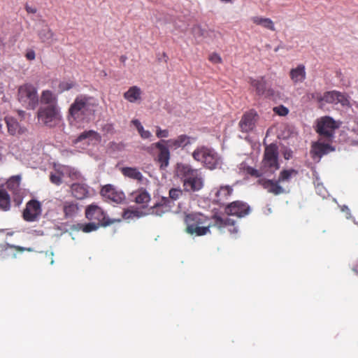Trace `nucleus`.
Returning a JSON list of instances; mask_svg holds the SVG:
<instances>
[{"label": "nucleus", "instance_id": "obj_1", "mask_svg": "<svg viewBox=\"0 0 358 358\" xmlns=\"http://www.w3.org/2000/svg\"><path fill=\"white\" fill-rule=\"evenodd\" d=\"M97 106L98 102L94 97L79 94L69 108V116L74 121H83L94 114Z\"/></svg>", "mask_w": 358, "mask_h": 358}, {"label": "nucleus", "instance_id": "obj_2", "mask_svg": "<svg viewBox=\"0 0 358 358\" xmlns=\"http://www.w3.org/2000/svg\"><path fill=\"white\" fill-rule=\"evenodd\" d=\"M185 231L188 234L201 236L210 233V227H213L209 218L200 213L185 214L184 217Z\"/></svg>", "mask_w": 358, "mask_h": 358}, {"label": "nucleus", "instance_id": "obj_3", "mask_svg": "<svg viewBox=\"0 0 358 358\" xmlns=\"http://www.w3.org/2000/svg\"><path fill=\"white\" fill-rule=\"evenodd\" d=\"M178 173L182 178L184 190L197 192L203 187V180L196 169L189 164H178Z\"/></svg>", "mask_w": 358, "mask_h": 358}, {"label": "nucleus", "instance_id": "obj_4", "mask_svg": "<svg viewBox=\"0 0 358 358\" xmlns=\"http://www.w3.org/2000/svg\"><path fill=\"white\" fill-rule=\"evenodd\" d=\"M17 99L25 108L34 110L38 103L37 89L30 83L19 86Z\"/></svg>", "mask_w": 358, "mask_h": 358}, {"label": "nucleus", "instance_id": "obj_5", "mask_svg": "<svg viewBox=\"0 0 358 358\" xmlns=\"http://www.w3.org/2000/svg\"><path fill=\"white\" fill-rule=\"evenodd\" d=\"M278 155V148L275 144L271 143L265 148L261 162V170L265 174H273L280 169Z\"/></svg>", "mask_w": 358, "mask_h": 358}, {"label": "nucleus", "instance_id": "obj_6", "mask_svg": "<svg viewBox=\"0 0 358 358\" xmlns=\"http://www.w3.org/2000/svg\"><path fill=\"white\" fill-rule=\"evenodd\" d=\"M192 157L210 169H215L220 163L217 154L214 150L206 146L196 148L192 152Z\"/></svg>", "mask_w": 358, "mask_h": 358}, {"label": "nucleus", "instance_id": "obj_7", "mask_svg": "<svg viewBox=\"0 0 358 358\" xmlns=\"http://www.w3.org/2000/svg\"><path fill=\"white\" fill-rule=\"evenodd\" d=\"M85 217L90 221L97 223L101 227H107L120 222V219H110L106 212L96 203H92L86 207Z\"/></svg>", "mask_w": 358, "mask_h": 358}, {"label": "nucleus", "instance_id": "obj_8", "mask_svg": "<svg viewBox=\"0 0 358 358\" xmlns=\"http://www.w3.org/2000/svg\"><path fill=\"white\" fill-rule=\"evenodd\" d=\"M38 120L48 127H54L61 122V115L56 105L41 107L38 111Z\"/></svg>", "mask_w": 358, "mask_h": 358}, {"label": "nucleus", "instance_id": "obj_9", "mask_svg": "<svg viewBox=\"0 0 358 358\" xmlns=\"http://www.w3.org/2000/svg\"><path fill=\"white\" fill-rule=\"evenodd\" d=\"M100 194L107 201L116 204L123 203L126 199L125 194L122 191L110 184L103 186Z\"/></svg>", "mask_w": 358, "mask_h": 358}, {"label": "nucleus", "instance_id": "obj_10", "mask_svg": "<svg viewBox=\"0 0 358 358\" xmlns=\"http://www.w3.org/2000/svg\"><path fill=\"white\" fill-rule=\"evenodd\" d=\"M41 213V203L36 199H31L26 203L22 212V217L26 222H35L38 220Z\"/></svg>", "mask_w": 358, "mask_h": 358}, {"label": "nucleus", "instance_id": "obj_11", "mask_svg": "<svg viewBox=\"0 0 358 358\" xmlns=\"http://www.w3.org/2000/svg\"><path fill=\"white\" fill-rule=\"evenodd\" d=\"M336 128H338V125L336 121L333 118L326 116L318 121L316 131L320 136L331 138Z\"/></svg>", "mask_w": 358, "mask_h": 358}, {"label": "nucleus", "instance_id": "obj_12", "mask_svg": "<svg viewBox=\"0 0 358 358\" xmlns=\"http://www.w3.org/2000/svg\"><path fill=\"white\" fill-rule=\"evenodd\" d=\"M248 83L255 89L258 96L271 97L274 95V90L267 87L264 76H260L257 78H249Z\"/></svg>", "mask_w": 358, "mask_h": 358}, {"label": "nucleus", "instance_id": "obj_13", "mask_svg": "<svg viewBox=\"0 0 358 358\" xmlns=\"http://www.w3.org/2000/svg\"><path fill=\"white\" fill-rule=\"evenodd\" d=\"M224 212L228 215L243 217L250 213V208L248 203L245 202L235 201L227 205L224 208Z\"/></svg>", "mask_w": 358, "mask_h": 358}, {"label": "nucleus", "instance_id": "obj_14", "mask_svg": "<svg viewBox=\"0 0 358 358\" xmlns=\"http://www.w3.org/2000/svg\"><path fill=\"white\" fill-rule=\"evenodd\" d=\"M213 227H217L220 231L224 232L227 230L230 234H236L238 227L236 221L229 217H222L218 215L213 217Z\"/></svg>", "mask_w": 358, "mask_h": 358}, {"label": "nucleus", "instance_id": "obj_15", "mask_svg": "<svg viewBox=\"0 0 358 358\" xmlns=\"http://www.w3.org/2000/svg\"><path fill=\"white\" fill-rule=\"evenodd\" d=\"M21 176L20 175L11 176L6 182V187L14 195L13 200L17 206L22 201V192L20 188Z\"/></svg>", "mask_w": 358, "mask_h": 358}, {"label": "nucleus", "instance_id": "obj_16", "mask_svg": "<svg viewBox=\"0 0 358 358\" xmlns=\"http://www.w3.org/2000/svg\"><path fill=\"white\" fill-rule=\"evenodd\" d=\"M257 120V113L251 110L243 114L239 122V127L242 132L248 133L254 129Z\"/></svg>", "mask_w": 358, "mask_h": 358}, {"label": "nucleus", "instance_id": "obj_17", "mask_svg": "<svg viewBox=\"0 0 358 358\" xmlns=\"http://www.w3.org/2000/svg\"><path fill=\"white\" fill-rule=\"evenodd\" d=\"M324 101L323 102L328 103H341L343 106H348L350 105V101L348 99V96L338 91H330L326 92L323 94Z\"/></svg>", "mask_w": 358, "mask_h": 358}, {"label": "nucleus", "instance_id": "obj_18", "mask_svg": "<svg viewBox=\"0 0 358 358\" xmlns=\"http://www.w3.org/2000/svg\"><path fill=\"white\" fill-rule=\"evenodd\" d=\"M257 183L273 195L277 196L285 193V189L280 185L278 180H273L263 178L258 179Z\"/></svg>", "mask_w": 358, "mask_h": 358}, {"label": "nucleus", "instance_id": "obj_19", "mask_svg": "<svg viewBox=\"0 0 358 358\" xmlns=\"http://www.w3.org/2000/svg\"><path fill=\"white\" fill-rule=\"evenodd\" d=\"M15 251L20 252L24 251L32 252L33 249L9 244L6 245H0V259L3 260L8 257L15 258L16 253Z\"/></svg>", "mask_w": 358, "mask_h": 358}, {"label": "nucleus", "instance_id": "obj_20", "mask_svg": "<svg viewBox=\"0 0 358 358\" xmlns=\"http://www.w3.org/2000/svg\"><path fill=\"white\" fill-rule=\"evenodd\" d=\"M173 205V202L169 198L165 196L159 197L152 207V213L161 216L164 213L170 211Z\"/></svg>", "mask_w": 358, "mask_h": 358}, {"label": "nucleus", "instance_id": "obj_21", "mask_svg": "<svg viewBox=\"0 0 358 358\" xmlns=\"http://www.w3.org/2000/svg\"><path fill=\"white\" fill-rule=\"evenodd\" d=\"M155 146L159 150L157 159L158 162L160 163L161 168L166 167L169 165V161L170 159L169 148L163 142V141L156 143Z\"/></svg>", "mask_w": 358, "mask_h": 358}, {"label": "nucleus", "instance_id": "obj_22", "mask_svg": "<svg viewBox=\"0 0 358 358\" xmlns=\"http://www.w3.org/2000/svg\"><path fill=\"white\" fill-rule=\"evenodd\" d=\"M163 142L172 150H177L180 148H184L191 143V137L185 134H181L176 138H171L167 141L162 140Z\"/></svg>", "mask_w": 358, "mask_h": 358}, {"label": "nucleus", "instance_id": "obj_23", "mask_svg": "<svg viewBox=\"0 0 358 358\" xmlns=\"http://www.w3.org/2000/svg\"><path fill=\"white\" fill-rule=\"evenodd\" d=\"M73 196L77 199H84L89 196V187L85 183L75 182L71 186Z\"/></svg>", "mask_w": 358, "mask_h": 358}, {"label": "nucleus", "instance_id": "obj_24", "mask_svg": "<svg viewBox=\"0 0 358 358\" xmlns=\"http://www.w3.org/2000/svg\"><path fill=\"white\" fill-rule=\"evenodd\" d=\"M62 209L66 219L75 217L80 211L79 205L73 201H66L62 204Z\"/></svg>", "mask_w": 358, "mask_h": 358}, {"label": "nucleus", "instance_id": "obj_25", "mask_svg": "<svg viewBox=\"0 0 358 358\" xmlns=\"http://www.w3.org/2000/svg\"><path fill=\"white\" fill-rule=\"evenodd\" d=\"M289 77L294 84L303 83L306 78V68L303 64H299L289 71Z\"/></svg>", "mask_w": 358, "mask_h": 358}, {"label": "nucleus", "instance_id": "obj_26", "mask_svg": "<svg viewBox=\"0 0 358 358\" xmlns=\"http://www.w3.org/2000/svg\"><path fill=\"white\" fill-rule=\"evenodd\" d=\"M334 150L335 149L329 144L316 143L313 145L311 153L313 154V157H317L320 159L323 155Z\"/></svg>", "mask_w": 358, "mask_h": 358}, {"label": "nucleus", "instance_id": "obj_27", "mask_svg": "<svg viewBox=\"0 0 358 358\" xmlns=\"http://www.w3.org/2000/svg\"><path fill=\"white\" fill-rule=\"evenodd\" d=\"M5 121L7 124L8 132L12 136L22 134L27 131V129L20 127L18 122L13 117H6Z\"/></svg>", "mask_w": 358, "mask_h": 358}, {"label": "nucleus", "instance_id": "obj_28", "mask_svg": "<svg viewBox=\"0 0 358 358\" xmlns=\"http://www.w3.org/2000/svg\"><path fill=\"white\" fill-rule=\"evenodd\" d=\"M142 91L138 86L130 87L123 94L124 98L130 103H136L141 100Z\"/></svg>", "mask_w": 358, "mask_h": 358}, {"label": "nucleus", "instance_id": "obj_29", "mask_svg": "<svg viewBox=\"0 0 358 358\" xmlns=\"http://www.w3.org/2000/svg\"><path fill=\"white\" fill-rule=\"evenodd\" d=\"M120 171L124 177L135 180L140 182L143 180L144 177L143 174L136 167H122L120 169Z\"/></svg>", "mask_w": 358, "mask_h": 358}, {"label": "nucleus", "instance_id": "obj_30", "mask_svg": "<svg viewBox=\"0 0 358 358\" xmlns=\"http://www.w3.org/2000/svg\"><path fill=\"white\" fill-rule=\"evenodd\" d=\"M38 36L41 42L50 45L57 41L55 33L48 25L38 31Z\"/></svg>", "mask_w": 358, "mask_h": 358}, {"label": "nucleus", "instance_id": "obj_31", "mask_svg": "<svg viewBox=\"0 0 358 358\" xmlns=\"http://www.w3.org/2000/svg\"><path fill=\"white\" fill-rule=\"evenodd\" d=\"M233 193V188L229 185L220 187L215 193V201L217 203H221L222 201L228 199Z\"/></svg>", "mask_w": 358, "mask_h": 358}, {"label": "nucleus", "instance_id": "obj_32", "mask_svg": "<svg viewBox=\"0 0 358 358\" xmlns=\"http://www.w3.org/2000/svg\"><path fill=\"white\" fill-rule=\"evenodd\" d=\"M10 196L8 192L0 187V210L8 211L10 208Z\"/></svg>", "mask_w": 358, "mask_h": 358}, {"label": "nucleus", "instance_id": "obj_33", "mask_svg": "<svg viewBox=\"0 0 358 358\" xmlns=\"http://www.w3.org/2000/svg\"><path fill=\"white\" fill-rule=\"evenodd\" d=\"M87 138L99 142L101 141V136L94 130L85 131L77 137L76 142H81Z\"/></svg>", "mask_w": 358, "mask_h": 358}, {"label": "nucleus", "instance_id": "obj_34", "mask_svg": "<svg viewBox=\"0 0 358 358\" xmlns=\"http://www.w3.org/2000/svg\"><path fill=\"white\" fill-rule=\"evenodd\" d=\"M57 96L50 90H43L41 96V101L42 103L49 105H55L57 103Z\"/></svg>", "mask_w": 358, "mask_h": 358}, {"label": "nucleus", "instance_id": "obj_35", "mask_svg": "<svg viewBox=\"0 0 358 358\" xmlns=\"http://www.w3.org/2000/svg\"><path fill=\"white\" fill-rule=\"evenodd\" d=\"M252 21L257 25H262L268 29L275 31L273 22L270 18L254 17L252 18Z\"/></svg>", "mask_w": 358, "mask_h": 358}, {"label": "nucleus", "instance_id": "obj_36", "mask_svg": "<svg viewBox=\"0 0 358 358\" xmlns=\"http://www.w3.org/2000/svg\"><path fill=\"white\" fill-rule=\"evenodd\" d=\"M297 174L298 171L294 169H284L280 171L278 180L280 183L289 182L292 176H296Z\"/></svg>", "mask_w": 358, "mask_h": 358}, {"label": "nucleus", "instance_id": "obj_37", "mask_svg": "<svg viewBox=\"0 0 358 358\" xmlns=\"http://www.w3.org/2000/svg\"><path fill=\"white\" fill-rule=\"evenodd\" d=\"M134 200L136 203L144 206L150 201V196L145 190L141 189L137 192Z\"/></svg>", "mask_w": 358, "mask_h": 358}, {"label": "nucleus", "instance_id": "obj_38", "mask_svg": "<svg viewBox=\"0 0 358 358\" xmlns=\"http://www.w3.org/2000/svg\"><path fill=\"white\" fill-rule=\"evenodd\" d=\"M99 227L100 225L97 223L90 221V222L85 224H78L76 228L78 229L82 230L85 233H90L97 230Z\"/></svg>", "mask_w": 358, "mask_h": 358}, {"label": "nucleus", "instance_id": "obj_39", "mask_svg": "<svg viewBox=\"0 0 358 358\" xmlns=\"http://www.w3.org/2000/svg\"><path fill=\"white\" fill-rule=\"evenodd\" d=\"M323 94L320 92L315 91L313 92H308L306 94V98L308 101H316L318 103H323Z\"/></svg>", "mask_w": 358, "mask_h": 358}, {"label": "nucleus", "instance_id": "obj_40", "mask_svg": "<svg viewBox=\"0 0 358 358\" xmlns=\"http://www.w3.org/2000/svg\"><path fill=\"white\" fill-rule=\"evenodd\" d=\"M243 171L248 175L252 176V177H255V178H258L259 179V178H262V176L265 174L264 172H263L261 169L259 170H257L252 166H245L243 168Z\"/></svg>", "mask_w": 358, "mask_h": 358}, {"label": "nucleus", "instance_id": "obj_41", "mask_svg": "<svg viewBox=\"0 0 358 358\" xmlns=\"http://www.w3.org/2000/svg\"><path fill=\"white\" fill-rule=\"evenodd\" d=\"M76 83L73 80H64L59 83V90L60 92L68 91L76 86Z\"/></svg>", "mask_w": 358, "mask_h": 358}, {"label": "nucleus", "instance_id": "obj_42", "mask_svg": "<svg viewBox=\"0 0 358 358\" xmlns=\"http://www.w3.org/2000/svg\"><path fill=\"white\" fill-rule=\"evenodd\" d=\"M169 199L171 201L178 200L182 194V192L179 188H172L169 190Z\"/></svg>", "mask_w": 358, "mask_h": 358}, {"label": "nucleus", "instance_id": "obj_43", "mask_svg": "<svg viewBox=\"0 0 358 358\" xmlns=\"http://www.w3.org/2000/svg\"><path fill=\"white\" fill-rule=\"evenodd\" d=\"M273 111L275 112V113L280 116H285L289 113L288 108L282 105L274 107Z\"/></svg>", "mask_w": 358, "mask_h": 358}, {"label": "nucleus", "instance_id": "obj_44", "mask_svg": "<svg viewBox=\"0 0 358 358\" xmlns=\"http://www.w3.org/2000/svg\"><path fill=\"white\" fill-rule=\"evenodd\" d=\"M208 59L213 64H220L222 62L221 57L215 52L210 55Z\"/></svg>", "mask_w": 358, "mask_h": 358}, {"label": "nucleus", "instance_id": "obj_45", "mask_svg": "<svg viewBox=\"0 0 358 358\" xmlns=\"http://www.w3.org/2000/svg\"><path fill=\"white\" fill-rule=\"evenodd\" d=\"M156 136L158 138H167L169 136V132L167 129H161L160 127H157Z\"/></svg>", "mask_w": 358, "mask_h": 358}, {"label": "nucleus", "instance_id": "obj_46", "mask_svg": "<svg viewBox=\"0 0 358 358\" xmlns=\"http://www.w3.org/2000/svg\"><path fill=\"white\" fill-rule=\"evenodd\" d=\"M50 181L57 185H59L62 183V177L59 174H51L50 176Z\"/></svg>", "mask_w": 358, "mask_h": 358}, {"label": "nucleus", "instance_id": "obj_47", "mask_svg": "<svg viewBox=\"0 0 358 358\" xmlns=\"http://www.w3.org/2000/svg\"><path fill=\"white\" fill-rule=\"evenodd\" d=\"M138 131L141 138L145 139L149 138L152 136L151 133L148 130H145L143 126L141 127V128H138Z\"/></svg>", "mask_w": 358, "mask_h": 358}, {"label": "nucleus", "instance_id": "obj_48", "mask_svg": "<svg viewBox=\"0 0 358 358\" xmlns=\"http://www.w3.org/2000/svg\"><path fill=\"white\" fill-rule=\"evenodd\" d=\"M25 57L28 60H34L36 57L35 52L32 50H29L26 53Z\"/></svg>", "mask_w": 358, "mask_h": 358}, {"label": "nucleus", "instance_id": "obj_49", "mask_svg": "<svg viewBox=\"0 0 358 358\" xmlns=\"http://www.w3.org/2000/svg\"><path fill=\"white\" fill-rule=\"evenodd\" d=\"M25 10L28 13H36L37 12V9L35 7H32L29 6L28 4L25 5Z\"/></svg>", "mask_w": 358, "mask_h": 358}, {"label": "nucleus", "instance_id": "obj_50", "mask_svg": "<svg viewBox=\"0 0 358 358\" xmlns=\"http://www.w3.org/2000/svg\"><path fill=\"white\" fill-rule=\"evenodd\" d=\"M192 30H193V31H194V32H195V31H198V34H199V35H202V34H203V33H202V31H202V29L201 28V27H200L199 25H196V26H194V27L192 28Z\"/></svg>", "mask_w": 358, "mask_h": 358}, {"label": "nucleus", "instance_id": "obj_51", "mask_svg": "<svg viewBox=\"0 0 358 358\" xmlns=\"http://www.w3.org/2000/svg\"><path fill=\"white\" fill-rule=\"evenodd\" d=\"M131 122L136 127L137 130L138 129V128H141V127H142V124L138 120H133Z\"/></svg>", "mask_w": 358, "mask_h": 358}, {"label": "nucleus", "instance_id": "obj_52", "mask_svg": "<svg viewBox=\"0 0 358 358\" xmlns=\"http://www.w3.org/2000/svg\"><path fill=\"white\" fill-rule=\"evenodd\" d=\"M131 214H132L131 211L125 210L123 213V217L125 219L129 218L131 217Z\"/></svg>", "mask_w": 358, "mask_h": 358}, {"label": "nucleus", "instance_id": "obj_53", "mask_svg": "<svg viewBox=\"0 0 358 358\" xmlns=\"http://www.w3.org/2000/svg\"><path fill=\"white\" fill-rule=\"evenodd\" d=\"M353 270L358 273V264L356 266L355 268H353Z\"/></svg>", "mask_w": 358, "mask_h": 358}, {"label": "nucleus", "instance_id": "obj_54", "mask_svg": "<svg viewBox=\"0 0 358 358\" xmlns=\"http://www.w3.org/2000/svg\"><path fill=\"white\" fill-rule=\"evenodd\" d=\"M2 159H3V155H2V154L0 152V162L2 161Z\"/></svg>", "mask_w": 358, "mask_h": 358}, {"label": "nucleus", "instance_id": "obj_55", "mask_svg": "<svg viewBox=\"0 0 358 358\" xmlns=\"http://www.w3.org/2000/svg\"><path fill=\"white\" fill-rule=\"evenodd\" d=\"M278 50V48H276L275 49V52H277Z\"/></svg>", "mask_w": 358, "mask_h": 358}, {"label": "nucleus", "instance_id": "obj_56", "mask_svg": "<svg viewBox=\"0 0 358 358\" xmlns=\"http://www.w3.org/2000/svg\"><path fill=\"white\" fill-rule=\"evenodd\" d=\"M289 155H287V157H285V159H288Z\"/></svg>", "mask_w": 358, "mask_h": 358}, {"label": "nucleus", "instance_id": "obj_57", "mask_svg": "<svg viewBox=\"0 0 358 358\" xmlns=\"http://www.w3.org/2000/svg\"><path fill=\"white\" fill-rule=\"evenodd\" d=\"M289 155H287V157H285V159H288Z\"/></svg>", "mask_w": 358, "mask_h": 358}]
</instances>
